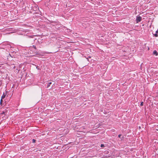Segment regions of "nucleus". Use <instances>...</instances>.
Masks as SVG:
<instances>
[{
    "label": "nucleus",
    "instance_id": "obj_1",
    "mask_svg": "<svg viewBox=\"0 0 158 158\" xmlns=\"http://www.w3.org/2000/svg\"><path fill=\"white\" fill-rule=\"evenodd\" d=\"M153 55H155L156 56H157L158 55V53L156 50H154L153 51Z\"/></svg>",
    "mask_w": 158,
    "mask_h": 158
},
{
    "label": "nucleus",
    "instance_id": "obj_2",
    "mask_svg": "<svg viewBox=\"0 0 158 158\" xmlns=\"http://www.w3.org/2000/svg\"><path fill=\"white\" fill-rule=\"evenodd\" d=\"M52 83L51 82L48 83L47 85V88H48L50 86V85H51Z\"/></svg>",
    "mask_w": 158,
    "mask_h": 158
},
{
    "label": "nucleus",
    "instance_id": "obj_3",
    "mask_svg": "<svg viewBox=\"0 0 158 158\" xmlns=\"http://www.w3.org/2000/svg\"><path fill=\"white\" fill-rule=\"evenodd\" d=\"M139 22H140L142 20V17L140 16H139Z\"/></svg>",
    "mask_w": 158,
    "mask_h": 158
},
{
    "label": "nucleus",
    "instance_id": "obj_4",
    "mask_svg": "<svg viewBox=\"0 0 158 158\" xmlns=\"http://www.w3.org/2000/svg\"><path fill=\"white\" fill-rule=\"evenodd\" d=\"M136 22L137 23H138V16H136Z\"/></svg>",
    "mask_w": 158,
    "mask_h": 158
},
{
    "label": "nucleus",
    "instance_id": "obj_5",
    "mask_svg": "<svg viewBox=\"0 0 158 158\" xmlns=\"http://www.w3.org/2000/svg\"><path fill=\"white\" fill-rule=\"evenodd\" d=\"M5 95L4 94H3V95L2 96V98L3 99L5 98Z\"/></svg>",
    "mask_w": 158,
    "mask_h": 158
},
{
    "label": "nucleus",
    "instance_id": "obj_6",
    "mask_svg": "<svg viewBox=\"0 0 158 158\" xmlns=\"http://www.w3.org/2000/svg\"><path fill=\"white\" fill-rule=\"evenodd\" d=\"M157 33H156L155 34H154V35H155V37H157V36H158V35H157Z\"/></svg>",
    "mask_w": 158,
    "mask_h": 158
},
{
    "label": "nucleus",
    "instance_id": "obj_7",
    "mask_svg": "<svg viewBox=\"0 0 158 158\" xmlns=\"http://www.w3.org/2000/svg\"><path fill=\"white\" fill-rule=\"evenodd\" d=\"M101 147H104V145L103 144H101Z\"/></svg>",
    "mask_w": 158,
    "mask_h": 158
},
{
    "label": "nucleus",
    "instance_id": "obj_8",
    "mask_svg": "<svg viewBox=\"0 0 158 158\" xmlns=\"http://www.w3.org/2000/svg\"><path fill=\"white\" fill-rule=\"evenodd\" d=\"M143 102H141V103L140 104V106H143Z\"/></svg>",
    "mask_w": 158,
    "mask_h": 158
},
{
    "label": "nucleus",
    "instance_id": "obj_9",
    "mask_svg": "<svg viewBox=\"0 0 158 158\" xmlns=\"http://www.w3.org/2000/svg\"><path fill=\"white\" fill-rule=\"evenodd\" d=\"M32 47H33V48H34L35 49H36V46H35V45H33L32 46Z\"/></svg>",
    "mask_w": 158,
    "mask_h": 158
},
{
    "label": "nucleus",
    "instance_id": "obj_10",
    "mask_svg": "<svg viewBox=\"0 0 158 158\" xmlns=\"http://www.w3.org/2000/svg\"><path fill=\"white\" fill-rule=\"evenodd\" d=\"M35 140L34 139H32V142L33 143H34L35 142Z\"/></svg>",
    "mask_w": 158,
    "mask_h": 158
},
{
    "label": "nucleus",
    "instance_id": "obj_11",
    "mask_svg": "<svg viewBox=\"0 0 158 158\" xmlns=\"http://www.w3.org/2000/svg\"><path fill=\"white\" fill-rule=\"evenodd\" d=\"M121 136H122V135H121V134H120V135H118V137H119V138H120V137H121Z\"/></svg>",
    "mask_w": 158,
    "mask_h": 158
},
{
    "label": "nucleus",
    "instance_id": "obj_12",
    "mask_svg": "<svg viewBox=\"0 0 158 158\" xmlns=\"http://www.w3.org/2000/svg\"><path fill=\"white\" fill-rule=\"evenodd\" d=\"M156 33H158V28L157 30L156 31Z\"/></svg>",
    "mask_w": 158,
    "mask_h": 158
},
{
    "label": "nucleus",
    "instance_id": "obj_13",
    "mask_svg": "<svg viewBox=\"0 0 158 158\" xmlns=\"http://www.w3.org/2000/svg\"><path fill=\"white\" fill-rule=\"evenodd\" d=\"M15 66H14V67H13V68L15 69Z\"/></svg>",
    "mask_w": 158,
    "mask_h": 158
},
{
    "label": "nucleus",
    "instance_id": "obj_14",
    "mask_svg": "<svg viewBox=\"0 0 158 158\" xmlns=\"http://www.w3.org/2000/svg\"><path fill=\"white\" fill-rule=\"evenodd\" d=\"M139 129H140V127H139Z\"/></svg>",
    "mask_w": 158,
    "mask_h": 158
}]
</instances>
